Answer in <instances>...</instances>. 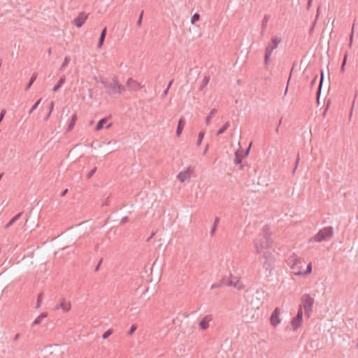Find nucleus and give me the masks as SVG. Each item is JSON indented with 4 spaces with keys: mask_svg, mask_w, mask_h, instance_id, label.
Here are the masks:
<instances>
[{
    "mask_svg": "<svg viewBox=\"0 0 358 358\" xmlns=\"http://www.w3.org/2000/svg\"><path fill=\"white\" fill-rule=\"evenodd\" d=\"M53 107H54V102L51 101L50 104V110H49V112L52 113V111L53 110Z\"/></svg>",
    "mask_w": 358,
    "mask_h": 358,
    "instance_id": "6e6d98bb",
    "label": "nucleus"
},
{
    "mask_svg": "<svg viewBox=\"0 0 358 358\" xmlns=\"http://www.w3.org/2000/svg\"><path fill=\"white\" fill-rule=\"evenodd\" d=\"M270 20V15H265L262 22V31H261V36H263L264 35V31L266 30V28L267 27V24L268 20Z\"/></svg>",
    "mask_w": 358,
    "mask_h": 358,
    "instance_id": "aec40b11",
    "label": "nucleus"
},
{
    "mask_svg": "<svg viewBox=\"0 0 358 358\" xmlns=\"http://www.w3.org/2000/svg\"><path fill=\"white\" fill-rule=\"evenodd\" d=\"M96 171V167H94L88 173H87V178L90 179L92 177V176L95 173Z\"/></svg>",
    "mask_w": 358,
    "mask_h": 358,
    "instance_id": "79ce46f5",
    "label": "nucleus"
},
{
    "mask_svg": "<svg viewBox=\"0 0 358 358\" xmlns=\"http://www.w3.org/2000/svg\"><path fill=\"white\" fill-rule=\"evenodd\" d=\"M309 31H310V34H311L312 32H313V22L312 23V24H311V25H310V27Z\"/></svg>",
    "mask_w": 358,
    "mask_h": 358,
    "instance_id": "052dcab7",
    "label": "nucleus"
},
{
    "mask_svg": "<svg viewBox=\"0 0 358 358\" xmlns=\"http://www.w3.org/2000/svg\"><path fill=\"white\" fill-rule=\"evenodd\" d=\"M70 60V57L69 56H66L61 65L60 69L62 70L66 68L69 65Z\"/></svg>",
    "mask_w": 358,
    "mask_h": 358,
    "instance_id": "7c9ffc66",
    "label": "nucleus"
},
{
    "mask_svg": "<svg viewBox=\"0 0 358 358\" xmlns=\"http://www.w3.org/2000/svg\"><path fill=\"white\" fill-rule=\"evenodd\" d=\"M250 146H251V144L245 150H240L243 158L247 157L249 155L250 151Z\"/></svg>",
    "mask_w": 358,
    "mask_h": 358,
    "instance_id": "e433bc0d",
    "label": "nucleus"
},
{
    "mask_svg": "<svg viewBox=\"0 0 358 358\" xmlns=\"http://www.w3.org/2000/svg\"><path fill=\"white\" fill-rule=\"evenodd\" d=\"M66 77L65 76H62L57 83L54 86L52 90L53 92H57L60 87L63 85V84L65 83Z\"/></svg>",
    "mask_w": 358,
    "mask_h": 358,
    "instance_id": "b1692460",
    "label": "nucleus"
},
{
    "mask_svg": "<svg viewBox=\"0 0 358 358\" xmlns=\"http://www.w3.org/2000/svg\"><path fill=\"white\" fill-rule=\"evenodd\" d=\"M281 122H282V118L280 120L279 123H278V125L277 128L275 129V132H276V133H278V131H279V127H280V125Z\"/></svg>",
    "mask_w": 358,
    "mask_h": 358,
    "instance_id": "bf43d9fd",
    "label": "nucleus"
},
{
    "mask_svg": "<svg viewBox=\"0 0 358 358\" xmlns=\"http://www.w3.org/2000/svg\"><path fill=\"white\" fill-rule=\"evenodd\" d=\"M217 113V109L213 108L210 110L208 115L206 117V124L208 125L210 122L211 117L215 115Z\"/></svg>",
    "mask_w": 358,
    "mask_h": 358,
    "instance_id": "cd10ccee",
    "label": "nucleus"
},
{
    "mask_svg": "<svg viewBox=\"0 0 358 358\" xmlns=\"http://www.w3.org/2000/svg\"><path fill=\"white\" fill-rule=\"evenodd\" d=\"M101 83L106 89V93L113 97L117 94H121L126 91L124 86L120 84L117 77H113L110 81H105L103 80H97Z\"/></svg>",
    "mask_w": 358,
    "mask_h": 358,
    "instance_id": "7ed1b4c3",
    "label": "nucleus"
},
{
    "mask_svg": "<svg viewBox=\"0 0 358 358\" xmlns=\"http://www.w3.org/2000/svg\"><path fill=\"white\" fill-rule=\"evenodd\" d=\"M216 230H217V227L213 226L212 228H211V230H210V235H211V236H213L215 234Z\"/></svg>",
    "mask_w": 358,
    "mask_h": 358,
    "instance_id": "a18cd8bd",
    "label": "nucleus"
},
{
    "mask_svg": "<svg viewBox=\"0 0 358 358\" xmlns=\"http://www.w3.org/2000/svg\"><path fill=\"white\" fill-rule=\"evenodd\" d=\"M301 303L300 304L299 308H301V311L303 309L304 310V313L306 315L309 317L312 313V306L313 304V298H312L309 294H304L302 295L301 298Z\"/></svg>",
    "mask_w": 358,
    "mask_h": 358,
    "instance_id": "20e7f679",
    "label": "nucleus"
},
{
    "mask_svg": "<svg viewBox=\"0 0 358 358\" xmlns=\"http://www.w3.org/2000/svg\"><path fill=\"white\" fill-rule=\"evenodd\" d=\"M77 119H78L77 115L76 113H74L71 116V121L69 122V123L68 124V127L66 128V132H69V131H71L73 129V127H74V126L76 124V122L77 121Z\"/></svg>",
    "mask_w": 358,
    "mask_h": 358,
    "instance_id": "412c9836",
    "label": "nucleus"
},
{
    "mask_svg": "<svg viewBox=\"0 0 358 358\" xmlns=\"http://www.w3.org/2000/svg\"><path fill=\"white\" fill-rule=\"evenodd\" d=\"M231 273H229V276H224L220 280L219 282L214 283L211 285L210 289H213L215 288H218L222 286H229V285H231Z\"/></svg>",
    "mask_w": 358,
    "mask_h": 358,
    "instance_id": "9b49d317",
    "label": "nucleus"
},
{
    "mask_svg": "<svg viewBox=\"0 0 358 358\" xmlns=\"http://www.w3.org/2000/svg\"><path fill=\"white\" fill-rule=\"evenodd\" d=\"M109 205V199L108 198L106 199V200L102 203V206H108Z\"/></svg>",
    "mask_w": 358,
    "mask_h": 358,
    "instance_id": "603ef678",
    "label": "nucleus"
},
{
    "mask_svg": "<svg viewBox=\"0 0 358 358\" xmlns=\"http://www.w3.org/2000/svg\"><path fill=\"white\" fill-rule=\"evenodd\" d=\"M200 20V15L197 13H194L192 18H191V23L195 24L196 22H198Z\"/></svg>",
    "mask_w": 358,
    "mask_h": 358,
    "instance_id": "2f4dec72",
    "label": "nucleus"
},
{
    "mask_svg": "<svg viewBox=\"0 0 358 358\" xmlns=\"http://www.w3.org/2000/svg\"><path fill=\"white\" fill-rule=\"evenodd\" d=\"M205 135V131L204 130H201L199 133V136H198V139H197V142H196V145L197 146H199L203 141V136Z\"/></svg>",
    "mask_w": 358,
    "mask_h": 358,
    "instance_id": "c756f323",
    "label": "nucleus"
},
{
    "mask_svg": "<svg viewBox=\"0 0 358 358\" xmlns=\"http://www.w3.org/2000/svg\"><path fill=\"white\" fill-rule=\"evenodd\" d=\"M219 222H220V218L219 217H215L213 226L217 227V224H218Z\"/></svg>",
    "mask_w": 358,
    "mask_h": 358,
    "instance_id": "8fccbe9b",
    "label": "nucleus"
},
{
    "mask_svg": "<svg viewBox=\"0 0 358 358\" xmlns=\"http://www.w3.org/2000/svg\"><path fill=\"white\" fill-rule=\"evenodd\" d=\"M301 65L306 66L303 71V76L306 78H310L313 74L312 64H310V57L308 55H305L301 59Z\"/></svg>",
    "mask_w": 358,
    "mask_h": 358,
    "instance_id": "6e6552de",
    "label": "nucleus"
},
{
    "mask_svg": "<svg viewBox=\"0 0 358 358\" xmlns=\"http://www.w3.org/2000/svg\"><path fill=\"white\" fill-rule=\"evenodd\" d=\"M6 113V110L5 109H3L1 113H0V123L1 122V121L3 120L5 115Z\"/></svg>",
    "mask_w": 358,
    "mask_h": 358,
    "instance_id": "c03bdc74",
    "label": "nucleus"
},
{
    "mask_svg": "<svg viewBox=\"0 0 358 358\" xmlns=\"http://www.w3.org/2000/svg\"><path fill=\"white\" fill-rule=\"evenodd\" d=\"M136 329H137L136 324H132L131 327H130L129 330L128 331L127 334L129 336L132 335L134 333V331L136 330Z\"/></svg>",
    "mask_w": 358,
    "mask_h": 358,
    "instance_id": "58836bf2",
    "label": "nucleus"
},
{
    "mask_svg": "<svg viewBox=\"0 0 358 358\" xmlns=\"http://www.w3.org/2000/svg\"><path fill=\"white\" fill-rule=\"evenodd\" d=\"M271 233L269 227L267 225L264 226L262 232L254 242L257 253L262 254L265 252L264 250L272 247L273 241L271 238Z\"/></svg>",
    "mask_w": 358,
    "mask_h": 358,
    "instance_id": "f257e3e1",
    "label": "nucleus"
},
{
    "mask_svg": "<svg viewBox=\"0 0 358 358\" xmlns=\"http://www.w3.org/2000/svg\"><path fill=\"white\" fill-rule=\"evenodd\" d=\"M193 171L194 170L191 168V166L187 167L186 169H185L182 171H180L178 174L177 178L181 182H184L185 180H187L191 177V175L193 173Z\"/></svg>",
    "mask_w": 358,
    "mask_h": 358,
    "instance_id": "f8f14e48",
    "label": "nucleus"
},
{
    "mask_svg": "<svg viewBox=\"0 0 358 358\" xmlns=\"http://www.w3.org/2000/svg\"><path fill=\"white\" fill-rule=\"evenodd\" d=\"M303 322V311L301 308H299L296 316L292 318L291 324L294 331H296Z\"/></svg>",
    "mask_w": 358,
    "mask_h": 358,
    "instance_id": "1a4fd4ad",
    "label": "nucleus"
},
{
    "mask_svg": "<svg viewBox=\"0 0 358 358\" xmlns=\"http://www.w3.org/2000/svg\"><path fill=\"white\" fill-rule=\"evenodd\" d=\"M208 145H206V149L203 151V155H205L208 151Z\"/></svg>",
    "mask_w": 358,
    "mask_h": 358,
    "instance_id": "0e129e2a",
    "label": "nucleus"
},
{
    "mask_svg": "<svg viewBox=\"0 0 358 358\" xmlns=\"http://www.w3.org/2000/svg\"><path fill=\"white\" fill-rule=\"evenodd\" d=\"M322 80H323V73L322 72V73H321L320 83V85H319L318 90H317V102H318V103H319V96H320V91H321V86H322Z\"/></svg>",
    "mask_w": 358,
    "mask_h": 358,
    "instance_id": "72a5a7b5",
    "label": "nucleus"
},
{
    "mask_svg": "<svg viewBox=\"0 0 358 358\" xmlns=\"http://www.w3.org/2000/svg\"><path fill=\"white\" fill-rule=\"evenodd\" d=\"M71 304L69 301H66L64 298H61L59 304L55 307V309L61 308L64 313H67L71 310Z\"/></svg>",
    "mask_w": 358,
    "mask_h": 358,
    "instance_id": "2eb2a0df",
    "label": "nucleus"
},
{
    "mask_svg": "<svg viewBox=\"0 0 358 358\" xmlns=\"http://www.w3.org/2000/svg\"><path fill=\"white\" fill-rule=\"evenodd\" d=\"M243 158V157L242 156L241 152H240V150H238L237 151L235 152L234 162L235 164L239 165L240 170H243V165L242 164Z\"/></svg>",
    "mask_w": 358,
    "mask_h": 358,
    "instance_id": "f3484780",
    "label": "nucleus"
},
{
    "mask_svg": "<svg viewBox=\"0 0 358 358\" xmlns=\"http://www.w3.org/2000/svg\"><path fill=\"white\" fill-rule=\"evenodd\" d=\"M36 78H37V73H34L33 75L31 76V78L29 79V83H27V86L25 87V90L26 91H27L31 87V86L33 85V83L36 80Z\"/></svg>",
    "mask_w": 358,
    "mask_h": 358,
    "instance_id": "a878e982",
    "label": "nucleus"
},
{
    "mask_svg": "<svg viewBox=\"0 0 358 358\" xmlns=\"http://www.w3.org/2000/svg\"><path fill=\"white\" fill-rule=\"evenodd\" d=\"M345 65H343V64H342V65H341V71L342 73H343V72L345 71Z\"/></svg>",
    "mask_w": 358,
    "mask_h": 358,
    "instance_id": "680f3d73",
    "label": "nucleus"
},
{
    "mask_svg": "<svg viewBox=\"0 0 358 358\" xmlns=\"http://www.w3.org/2000/svg\"><path fill=\"white\" fill-rule=\"evenodd\" d=\"M169 90L167 88L165 89V90L163 92V93L162 94V98H164L167 95Z\"/></svg>",
    "mask_w": 358,
    "mask_h": 358,
    "instance_id": "09e8293b",
    "label": "nucleus"
},
{
    "mask_svg": "<svg viewBox=\"0 0 358 358\" xmlns=\"http://www.w3.org/2000/svg\"><path fill=\"white\" fill-rule=\"evenodd\" d=\"M211 315H206L199 323V327L201 330H206L209 327V322L211 320Z\"/></svg>",
    "mask_w": 358,
    "mask_h": 358,
    "instance_id": "dca6fc26",
    "label": "nucleus"
},
{
    "mask_svg": "<svg viewBox=\"0 0 358 358\" xmlns=\"http://www.w3.org/2000/svg\"><path fill=\"white\" fill-rule=\"evenodd\" d=\"M173 81H174V80H173V79H172V80H171L169 81V84H168V85H167V87H166L167 89H169V90L170 89V87H171V85H173Z\"/></svg>",
    "mask_w": 358,
    "mask_h": 358,
    "instance_id": "5fc2aeb1",
    "label": "nucleus"
},
{
    "mask_svg": "<svg viewBox=\"0 0 358 358\" xmlns=\"http://www.w3.org/2000/svg\"><path fill=\"white\" fill-rule=\"evenodd\" d=\"M354 27H355V24L352 25L351 34H350V43H349V47L350 48H351L352 45L353 36H354Z\"/></svg>",
    "mask_w": 358,
    "mask_h": 358,
    "instance_id": "4c0bfd02",
    "label": "nucleus"
},
{
    "mask_svg": "<svg viewBox=\"0 0 358 358\" xmlns=\"http://www.w3.org/2000/svg\"><path fill=\"white\" fill-rule=\"evenodd\" d=\"M143 10L141 11L140 13V15L138 17V19L137 20L136 24L138 27H141L143 21Z\"/></svg>",
    "mask_w": 358,
    "mask_h": 358,
    "instance_id": "ea45409f",
    "label": "nucleus"
},
{
    "mask_svg": "<svg viewBox=\"0 0 358 358\" xmlns=\"http://www.w3.org/2000/svg\"><path fill=\"white\" fill-rule=\"evenodd\" d=\"M288 266L290 267L291 272L296 275H307L312 272V263L309 262L306 268H303L305 262H302L296 255L293 254L287 260Z\"/></svg>",
    "mask_w": 358,
    "mask_h": 358,
    "instance_id": "f03ea898",
    "label": "nucleus"
},
{
    "mask_svg": "<svg viewBox=\"0 0 358 358\" xmlns=\"http://www.w3.org/2000/svg\"><path fill=\"white\" fill-rule=\"evenodd\" d=\"M113 329H108L106 331H105L102 335L103 339L108 338L113 334Z\"/></svg>",
    "mask_w": 358,
    "mask_h": 358,
    "instance_id": "c9c22d12",
    "label": "nucleus"
},
{
    "mask_svg": "<svg viewBox=\"0 0 358 358\" xmlns=\"http://www.w3.org/2000/svg\"><path fill=\"white\" fill-rule=\"evenodd\" d=\"M261 255V259H263V268L266 271H268L269 275H271V271L273 269L274 255L270 251H265Z\"/></svg>",
    "mask_w": 358,
    "mask_h": 358,
    "instance_id": "423d86ee",
    "label": "nucleus"
},
{
    "mask_svg": "<svg viewBox=\"0 0 358 358\" xmlns=\"http://www.w3.org/2000/svg\"><path fill=\"white\" fill-rule=\"evenodd\" d=\"M127 86L130 90L137 92L143 88V85L132 78H129L126 83Z\"/></svg>",
    "mask_w": 358,
    "mask_h": 358,
    "instance_id": "ddd939ff",
    "label": "nucleus"
},
{
    "mask_svg": "<svg viewBox=\"0 0 358 358\" xmlns=\"http://www.w3.org/2000/svg\"><path fill=\"white\" fill-rule=\"evenodd\" d=\"M312 3V0H308L307 3V9L309 10Z\"/></svg>",
    "mask_w": 358,
    "mask_h": 358,
    "instance_id": "4d7b16f0",
    "label": "nucleus"
},
{
    "mask_svg": "<svg viewBox=\"0 0 358 358\" xmlns=\"http://www.w3.org/2000/svg\"><path fill=\"white\" fill-rule=\"evenodd\" d=\"M280 315V309L277 307L272 312L271 317H270V322L273 327H275L280 324V319L279 317Z\"/></svg>",
    "mask_w": 358,
    "mask_h": 358,
    "instance_id": "9d476101",
    "label": "nucleus"
},
{
    "mask_svg": "<svg viewBox=\"0 0 358 358\" xmlns=\"http://www.w3.org/2000/svg\"><path fill=\"white\" fill-rule=\"evenodd\" d=\"M334 234V230L331 227H325L315 235V241H326L331 238Z\"/></svg>",
    "mask_w": 358,
    "mask_h": 358,
    "instance_id": "0eeeda50",
    "label": "nucleus"
},
{
    "mask_svg": "<svg viewBox=\"0 0 358 358\" xmlns=\"http://www.w3.org/2000/svg\"><path fill=\"white\" fill-rule=\"evenodd\" d=\"M310 87H313V78L311 79V80L310 82Z\"/></svg>",
    "mask_w": 358,
    "mask_h": 358,
    "instance_id": "e2e57ef3",
    "label": "nucleus"
},
{
    "mask_svg": "<svg viewBox=\"0 0 358 358\" xmlns=\"http://www.w3.org/2000/svg\"><path fill=\"white\" fill-rule=\"evenodd\" d=\"M42 295H43V293H39V294L38 295L37 301H36V308H40V306L41 305V303H42Z\"/></svg>",
    "mask_w": 358,
    "mask_h": 358,
    "instance_id": "f704fd0d",
    "label": "nucleus"
},
{
    "mask_svg": "<svg viewBox=\"0 0 358 358\" xmlns=\"http://www.w3.org/2000/svg\"><path fill=\"white\" fill-rule=\"evenodd\" d=\"M51 52H52V48H50L48 50V55H50V54H51Z\"/></svg>",
    "mask_w": 358,
    "mask_h": 358,
    "instance_id": "774afa93",
    "label": "nucleus"
},
{
    "mask_svg": "<svg viewBox=\"0 0 358 358\" xmlns=\"http://www.w3.org/2000/svg\"><path fill=\"white\" fill-rule=\"evenodd\" d=\"M299 154L298 153V155H297V157H296V165H295V167H294V169L293 172H294V171H295V170L296 169V167H297V164H298V163H299Z\"/></svg>",
    "mask_w": 358,
    "mask_h": 358,
    "instance_id": "3c124183",
    "label": "nucleus"
},
{
    "mask_svg": "<svg viewBox=\"0 0 358 358\" xmlns=\"http://www.w3.org/2000/svg\"><path fill=\"white\" fill-rule=\"evenodd\" d=\"M129 220V217L128 216H124L122 218V220H120V225H123L126 222H127Z\"/></svg>",
    "mask_w": 358,
    "mask_h": 358,
    "instance_id": "37998d69",
    "label": "nucleus"
},
{
    "mask_svg": "<svg viewBox=\"0 0 358 358\" xmlns=\"http://www.w3.org/2000/svg\"><path fill=\"white\" fill-rule=\"evenodd\" d=\"M108 122V117H104V118H102L96 124V127H95V130L96 131H100L101 130L104 125Z\"/></svg>",
    "mask_w": 358,
    "mask_h": 358,
    "instance_id": "5701e85b",
    "label": "nucleus"
},
{
    "mask_svg": "<svg viewBox=\"0 0 358 358\" xmlns=\"http://www.w3.org/2000/svg\"><path fill=\"white\" fill-rule=\"evenodd\" d=\"M42 100V98L39 99L33 106L31 108V109L29 110V114H31L34 110L36 109V108L38 106V105L40 104L41 101Z\"/></svg>",
    "mask_w": 358,
    "mask_h": 358,
    "instance_id": "473e14b6",
    "label": "nucleus"
},
{
    "mask_svg": "<svg viewBox=\"0 0 358 358\" xmlns=\"http://www.w3.org/2000/svg\"><path fill=\"white\" fill-rule=\"evenodd\" d=\"M106 34H107V27H106L102 29V31L101 32L99 42L97 44L98 48H101L102 47V45L104 43L105 38H106Z\"/></svg>",
    "mask_w": 358,
    "mask_h": 358,
    "instance_id": "6ab92c4d",
    "label": "nucleus"
},
{
    "mask_svg": "<svg viewBox=\"0 0 358 358\" xmlns=\"http://www.w3.org/2000/svg\"><path fill=\"white\" fill-rule=\"evenodd\" d=\"M185 120L184 117H180L178 120L176 134V136H180L185 125Z\"/></svg>",
    "mask_w": 358,
    "mask_h": 358,
    "instance_id": "a211bd4d",
    "label": "nucleus"
},
{
    "mask_svg": "<svg viewBox=\"0 0 358 358\" xmlns=\"http://www.w3.org/2000/svg\"><path fill=\"white\" fill-rule=\"evenodd\" d=\"M238 282V280H237L236 278H233L231 277V285H229V286H234L235 287H237V284ZM238 289H240L241 288L238 287Z\"/></svg>",
    "mask_w": 358,
    "mask_h": 358,
    "instance_id": "a19ab883",
    "label": "nucleus"
},
{
    "mask_svg": "<svg viewBox=\"0 0 358 358\" xmlns=\"http://www.w3.org/2000/svg\"><path fill=\"white\" fill-rule=\"evenodd\" d=\"M47 316L48 314L46 313H41L34 320V321L32 323V327L41 324L42 320L45 319Z\"/></svg>",
    "mask_w": 358,
    "mask_h": 358,
    "instance_id": "393cba45",
    "label": "nucleus"
},
{
    "mask_svg": "<svg viewBox=\"0 0 358 358\" xmlns=\"http://www.w3.org/2000/svg\"><path fill=\"white\" fill-rule=\"evenodd\" d=\"M280 42L281 38L277 36H274L271 38V43H269L265 49L264 64L266 66L268 64L272 52L278 47Z\"/></svg>",
    "mask_w": 358,
    "mask_h": 358,
    "instance_id": "39448f33",
    "label": "nucleus"
},
{
    "mask_svg": "<svg viewBox=\"0 0 358 358\" xmlns=\"http://www.w3.org/2000/svg\"><path fill=\"white\" fill-rule=\"evenodd\" d=\"M347 59H348V53H345V55H344V57H343V60L342 64H343V65L346 64Z\"/></svg>",
    "mask_w": 358,
    "mask_h": 358,
    "instance_id": "de8ad7c7",
    "label": "nucleus"
},
{
    "mask_svg": "<svg viewBox=\"0 0 358 358\" xmlns=\"http://www.w3.org/2000/svg\"><path fill=\"white\" fill-rule=\"evenodd\" d=\"M68 192V189H65L64 191L62 192L60 196L62 197L64 196Z\"/></svg>",
    "mask_w": 358,
    "mask_h": 358,
    "instance_id": "864d4df0",
    "label": "nucleus"
},
{
    "mask_svg": "<svg viewBox=\"0 0 358 358\" xmlns=\"http://www.w3.org/2000/svg\"><path fill=\"white\" fill-rule=\"evenodd\" d=\"M88 15L84 12H81L79 15L73 20V24L77 27H81L86 20L87 19Z\"/></svg>",
    "mask_w": 358,
    "mask_h": 358,
    "instance_id": "4468645a",
    "label": "nucleus"
},
{
    "mask_svg": "<svg viewBox=\"0 0 358 358\" xmlns=\"http://www.w3.org/2000/svg\"><path fill=\"white\" fill-rule=\"evenodd\" d=\"M89 96H90V97L92 96V90L91 89H89Z\"/></svg>",
    "mask_w": 358,
    "mask_h": 358,
    "instance_id": "338daca9",
    "label": "nucleus"
},
{
    "mask_svg": "<svg viewBox=\"0 0 358 358\" xmlns=\"http://www.w3.org/2000/svg\"><path fill=\"white\" fill-rule=\"evenodd\" d=\"M23 214L22 212H20L17 213L16 215H15L5 226V229L9 228L10 226H12L17 220H18L22 215Z\"/></svg>",
    "mask_w": 358,
    "mask_h": 358,
    "instance_id": "4be33fe9",
    "label": "nucleus"
},
{
    "mask_svg": "<svg viewBox=\"0 0 358 358\" xmlns=\"http://www.w3.org/2000/svg\"><path fill=\"white\" fill-rule=\"evenodd\" d=\"M20 334H15L14 338H13V341H16L20 338Z\"/></svg>",
    "mask_w": 358,
    "mask_h": 358,
    "instance_id": "13d9d810",
    "label": "nucleus"
},
{
    "mask_svg": "<svg viewBox=\"0 0 358 358\" xmlns=\"http://www.w3.org/2000/svg\"><path fill=\"white\" fill-rule=\"evenodd\" d=\"M229 122H227L226 123H224V125L217 131V135H221L223 133H224L226 130L229 127Z\"/></svg>",
    "mask_w": 358,
    "mask_h": 358,
    "instance_id": "bb28decb",
    "label": "nucleus"
},
{
    "mask_svg": "<svg viewBox=\"0 0 358 358\" xmlns=\"http://www.w3.org/2000/svg\"><path fill=\"white\" fill-rule=\"evenodd\" d=\"M209 80H210V76H206L203 80H202V83L199 87V90L201 91L203 90V89L208 85V83H209Z\"/></svg>",
    "mask_w": 358,
    "mask_h": 358,
    "instance_id": "c85d7f7f",
    "label": "nucleus"
},
{
    "mask_svg": "<svg viewBox=\"0 0 358 358\" xmlns=\"http://www.w3.org/2000/svg\"><path fill=\"white\" fill-rule=\"evenodd\" d=\"M101 262H102V259H101V260L99 262L98 264H97V265H96V266L95 267V268H94V271H95V272H97V271L99 270V268H100V266H101Z\"/></svg>",
    "mask_w": 358,
    "mask_h": 358,
    "instance_id": "49530a36",
    "label": "nucleus"
},
{
    "mask_svg": "<svg viewBox=\"0 0 358 358\" xmlns=\"http://www.w3.org/2000/svg\"><path fill=\"white\" fill-rule=\"evenodd\" d=\"M50 114H51V113H50V112H49V113H48V114L46 115V117H45V120H47L49 118V117H50Z\"/></svg>",
    "mask_w": 358,
    "mask_h": 358,
    "instance_id": "69168bd1",
    "label": "nucleus"
}]
</instances>
